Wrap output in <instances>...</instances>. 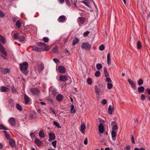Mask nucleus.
<instances>
[{"label":"nucleus","instance_id":"f257e3e1","mask_svg":"<svg viewBox=\"0 0 150 150\" xmlns=\"http://www.w3.org/2000/svg\"><path fill=\"white\" fill-rule=\"evenodd\" d=\"M111 125L112 126L111 132L112 137V139L115 141L116 139V134L117 132V131L115 130L118 129V127L115 122L114 121L112 122Z\"/></svg>","mask_w":150,"mask_h":150},{"label":"nucleus","instance_id":"f03ea898","mask_svg":"<svg viewBox=\"0 0 150 150\" xmlns=\"http://www.w3.org/2000/svg\"><path fill=\"white\" fill-rule=\"evenodd\" d=\"M28 64L26 62H24L23 63L20 64L21 70L22 73L25 74H27L26 70L28 67Z\"/></svg>","mask_w":150,"mask_h":150},{"label":"nucleus","instance_id":"7ed1b4c3","mask_svg":"<svg viewBox=\"0 0 150 150\" xmlns=\"http://www.w3.org/2000/svg\"><path fill=\"white\" fill-rule=\"evenodd\" d=\"M38 45L40 47V48L41 49V51H47L49 49V46L43 42H39L38 43Z\"/></svg>","mask_w":150,"mask_h":150},{"label":"nucleus","instance_id":"20e7f679","mask_svg":"<svg viewBox=\"0 0 150 150\" xmlns=\"http://www.w3.org/2000/svg\"><path fill=\"white\" fill-rule=\"evenodd\" d=\"M105 122L102 119L100 120V124L98 126V130L100 133H103L104 131V127L103 124Z\"/></svg>","mask_w":150,"mask_h":150},{"label":"nucleus","instance_id":"39448f33","mask_svg":"<svg viewBox=\"0 0 150 150\" xmlns=\"http://www.w3.org/2000/svg\"><path fill=\"white\" fill-rule=\"evenodd\" d=\"M0 52L2 54L1 56L4 59H6V56L7 55V53L5 51V49L2 45V44L0 43Z\"/></svg>","mask_w":150,"mask_h":150},{"label":"nucleus","instance_id":"423d86ee","mask_svg":"<svg viewBox=\"0 0 150 150\" xmlns=\"http://www.w3.org/2000/svg\"><path fill=\"white\" fill-rule=\"evenodd\" d=\"M81 48L83 49L90 50L91 48V45L87 42H83L82 44Z\"/></svg>","mask_w":150,"mask_h":150},{"label":"nucleus","instance_id":"0eeeda50","mask_svg":"<svg viewBox=\"0 0 150 150\" xmlns=\"http://www.w3.org/2000/svg\"><path fill=\"white\" fill-rule=\"evenodd\" d=\"M86 1H81V2L87 6L91 7V4H95L93 0H84Z\"/></svg>","mask_w":150,"mask_h":150},{"label":"nucleus","instance_id":"6e6552de","mask_svg":"<svg viewBox=\"0 0 150 150\" xmlns=\"http://www.w3.org/2000/svg\"><path fill=\"white\" fill-rule=\"evenodd\" d=\"M127 81L131 85V86L132 88H133L134 90H136V83L129 79H128Z\"/></svg>","mask_w":150,"mask_h":150},{"label":"nucleus","instance_id":"1a4fd4ad","mask_svg":"<svg viewBox=\"0 0 150 150\" xmlns=\"http://www.w3.org/2000/svg\"><path fill=\"white\" fill-rule=\"evenodd\" d=\"M16 119L13 117L10 118L9 120V122L10 123L11 125L13 127H14L16 125Z\"/></svg>","mask_w":150,"mask_h":150},{"label":"nucleus","instance_id":"9d476101","mask_svg":"<svg viewBox=\"0 0 150 150\" xmlns=\"http://www.w3.org/2000/svg\"><path fill=\"white\" fill-rule=\"evenodd\" d=\"M31 91L34 95H38L39 93V91L36 88H31Z\"/></svg>","mask_w":150,"mask_h":150},{"label":"nucleus","instance_id":"9b49d317","mask_svg":"<svg viewBox=\"0 0 150 150\" xmlns=\"http://www.w3.org/2000/svg\"><path fill=\"white\" fill-rule=\"evenodd\" d=\"M86 129L85 125L84 123L81 124V126L80 130L83 134H84L85 130Z\"/></svg>","mask_w":150,"mask_h":150},{"label":"nucleus","instance_id":"f8f14e48","mask_svg":"<svg viewBox=\"0 0 150 150\" xmlns=\"http://www.w3.org/2000/svg\"><path fill=\"white\" fill-rule=\"evenodd\" d=\"M77 20L79 25L83 24L85 21L84 18L83 17H79L78 18Z\"/></svg>","mask_w":150,"mask_h":150},{"label":"nucleus","instance_id":"ddd939ff","mask_svg":"<svg viewBox=\"0 0 150 150\" xmlns=\"http://www.w3.org/2000/svg\"><path fill=\"white\" fill-rule=\"evenodd\" d=\"M58 69L60 73L64 74L65 72V69L63 66H59Z\"/></svg>","mask_w":150,"mask_h":150},{"label":"nucleus","instance_id":"4468645a","mask_svg":"<svg viewBox=\"0 0 150 150\" xmlns=\"http://www.w3.org/2000/svg\"><path fill=\"white\" fill-rule=\"evenodd\" d=\"M59 79L62 81H66L68 80V77L65 75H61L59 76Z\"/></svg>","mask_w":150,"mask_h":150},{"label":"nucleus","instance_id":"2eb2a0df","mask_svg":"<svg viewBox=\"0 0 150 150\" xmlns=\"http://www.w3.org/2000/svg\"><path fill=\"white\" fill-rule=\"evenodd\" d=\"M63 98V96L61 94L58 95L56 97V99L58 101H61Z\"/></svg>","mask_w":150,"mask_h":150},{"label":"nucleus","instance_id":"dca6fc26","mask_svg":"<svg viewBox=\"0 0 150 150\" xmlns=\"http://www.w3.org/2000/svg\"><path fill=\"white\" fill-rule=\"evenodd\" d=\"M0 90L1 92H6L8 91L9 89L6 86H2L0 88Z\"/></svg>","mask_w":150,"mask_h":150},{"label":"nucleus","instance_id":"f3484780","mask_svg":"<svg viewBox=\"0 0 150 150\" xmlns=\"http://www.w3.org/2000/svg\"><path fill=\"white\" fill-rule=\"evenodd\" d=\"M1 72L4 74L8 73L10 72V70L8 68H3L1 69Z\"/></svg>","mask_w":150,"mask_h":150},{"label":"nucleus","instance_id":"a211bd4d","mask_svg":"<svg viewBox=\"0 0 150 150\" xmlns=\"http://www.w3.org/2000/svg\"><path fill=\"white\" fill-rule=\"evenodd\" d=\"M49 135L50 139L51 140H53L55 139V136L53 132H51L49 134Z\"/></svg>","mask_w":150,"mask_h":150},{"label":"nucleus","instance_id":"6ab92c4d","mask_svg":"<svg viewBox=\"0 0 150 150\" xmlns=\"http://www.w3.org/2000/svg\"><path fill=\"white\" fill-rule=\"evenodd\" d=\"M107 63L108 65H110L111 64V59L110 53H108L107 55Z\"/></svg>","mask_w":150,"mask_h":150},{"label":"nucleus","instance_id":"aec40b11","mask_svg":"<svg viewBox=\"0 0 150 150\" xmlns=\"http://www.w3.org/2000/svg\"><path fill=\"white\" fill-rule=\"evenodd\" d=\"M65 20V16H62L59 17L58 18V21L59 22H62L64 21Z\"/></svg>","mask_w":150,"mask_h":150},{"label":"nucleus","instance_id":"412c9836","mask_svg":"<svg viewBox=\"0 0 150 150\" xmlns=\"http://www.w3.org/2000/svg\"><path fill=\"white\" fill-rule=\"evenodd\" d=\"M38 71L40 72L43 69V66L41 64H39L36 68Z\"/></svg>","mask_w":150,"mask_h":150},{"label":"nucleus","instance_id":"4be33fe9","mask_svg":"<svg viewBox=\"0 0 150 150\" xmlns=\"http://www.w3.org/2000/svg\"><path fill=\"white\" fill-rule=\"evenodd\" d=\"M35 142L37 145L38 146H40L42 144V142L38 139H35Z\"/></svg>","mask_w":150,"mask_h":150},{"label":"nucleus","instance_id":"5701e85b","mask_svg":"<svg viewBox=\"0 0 150 150\" xmlns=\"http://www.w3.org/2000/svg\"><path fill=\"white\" fill-rule=\"evenodd\" d=\"M0 41L3 44H4L6 43V40L5 38L0 35Z\"/></svg>","mask_w":150,"mask_h":150},{"label":"nucleus","instance_id":"b1692460","mask_svg":"<svg viewBox=\"0 0 150 150\" xmlns=\"http://www.w3.org/2000/svg\"><path fill=\"white\" fill-rule=\"evenodd\" d=\"M24 98L25 103L26 104L28 103L29 101V98L26 94H24Z\"/></svg>","mask_w":150,"mask_h":150},{"label":"nucleus","instance_id":"393cba45","mask_svg":"<svg viewBox=\"0 0 150 150\" xmlns=\"http://www.w3.org/2000/svg\"><path fill=\"white\" fill-rule=\"evenodd\" d=\"M113 108L112 107L111 105H109L108 108V113L110 115L112 113V111L113 110Z\"/></svg>","mask_w":150,"mask_h":150},{"label":"nucleus","instance_id":"a878e982","mask_svg":"<svg viewBox=\"0 0 150 150\" xmlns=\"http://www.w3.org/2000/svg\"><path fill=\"white\" fill-rule=\"evenodd\" d=\"M16 25L18 28H20L21 27V22L19 20L17 21Z\"/></svg>","mask_w":150,"mask_h":150},{"label":"nucleus","instance_id":"bb28decb","mask_svg":"<svg viewBox=\"0 0 150 150\" xmlns=\"http://www.w3.org/2000/svg\"><path fill=\"white\" fill-rule=\"evenodd\" d=\"M137 49L139 50L141 48L142 45L141 42L140 41H139L137 42Z\"/></svg>","mask_w":150,"mask_h":150},{"label":"nucleus","instance_id":"cd10ccee","mask_svg":"<svg viewBox=\"0 0 150 150\" xmlns=\"http://www.w3.org/2000/svg\"><path fill=\"white\" fill-rule=\"evenodd\" d=\"M74 105H71L70 112L71 114L74 113L76 112V110L74 109Z\"/></svg>","mask_w":150,"mask_h":150},{"label":"nucleus","instance_id":"c85d7f7f","mask_svg":"<svg viewBox=\"0 0 150 150\" xmlns=\"http://www.w3.org/2000/svg\"><path fill=\"white\" fill-rule=\"evenodd\" d=\"M33 50L36 52L41 51L40 48L36 46H33Z\"/></svg>","mask_w":150,"mask_h":150},{"label":"nucleus","instance_id":"c756f323","mask_svg":"<svg viewBox=\"0 0 150 150\" xmlns=\"http://www.w3.org/2000/svg\"><path fill=\"white\" fill-rule=\"evenodd\" d=\"M144 90V88L143 86H141L138 88V91L140 93H142Z\"/></svg>","mask_w":150,"mask_h":150},{"label":"nucleus","instance_id":"7c9ffc66","mask_svg":"<svg viewBox=\"0 0 150 150\" xmlns=\"http://www.w3.org/2000/svg\"><path fill=\"white\" fill-rule=\"evenodd\" d=\"M9 144L10 145L13 147L15 146V141L12 140V139H10L9 140Z\"/></svg>","mask_w":150,"mask_h":150},{"label":"nucleus","instance_id":"2f4dec72","mask_svg":"<svg viewBox=\"0 0 150 150\" xmlns=\"http://www.w3.org/2000/svg\"><path fill=\"white\" fill-rule=\"evenodd\" d=\"M39 136L41 138H44L45 137L44 132L43 130H42L40 131L39 133Z\"/></svg>","mask_w":150,"mask_h":150},{"label":"nucleus","instance_id":"473e14b6","mask_svg":"<svg viewBox=\"0 0 150 150\" xmlns=\"http://www.w3.org/2000/svg\"><path fill=\"white\" fill-rule=\"evenodd\" d=\"M95 90L96 94L98 95L99 93V89L97 86H95Z\"/></svg>","mask_w":150,"mask_h":150},{"label":"nucleus","instance_id":"72a5a7b5","mask_svg":"<svg viewBox=\"0 0 150 150\" xmlns=\"http://www.w3.org/2000/svg\"><path fill=\"white\" fill-rule=\"evenodd\" d=\"M51 51L53 53L57 52L58 51V47L57 46L54 47Z\"/></svg>","mask_w":150,"mask_h":150},{"label":"nucleus","instance_id":"f704fd0d","mask_svg":"<svg viewBox=\"0 0 150 150\" xmlns=\"http://www.w3.org/2000/svg\"><path fill=\"white\" fill-rule=\"evenodd\" d=\"M16 108L18 110L21 111L22 110V108L21 106L18 103H17L16 104Z\"/></svg>","mask_w":150,"mask_h":150},{"label":"nucleus","instance_id":"c9c22d12","mask_svg":"<svg viewBox=\"0 0 150 150\" xmlns=\"http://www.w3.org/2000/svg\"><path fill=\"white\" fill-rule=\"evenodd\" d=\"M104 72L105 73V76L106 77H108L109 76V74L108 73V72L107 69L106 67H104Z\"/></svg>","mask_w":150,"mask_h":150},{"label":"nucleus","instance_id":"e433bc0d","mask_svg":"<svg viewBox=\"0 0 150 150\" xmlns=\"http://www.w3.org/2000/svg\"><path fill=\"white\" fill-rule=\"evenodd\" d=\"M25 37L24 35H21L20 36L18 37V40H19L21 41L22 42L23 41L25 40Z\"/></svg>","mask_w":150,"mask_h":150},{"label":"nucleus","instance_id":"4c0bfd02","mask_svg":"<svg viewBox=\"0 0 150 150\" xmlns=\"http://www.w3.org/2000/svg\"><path fill=\"white\" fill-rule=\"evenodd\" d=\"M79 41V39L77 38H75L74 39L72 43L73 45H75L76 43H78Z\"/></svg>","mask_w":150,"mask_h":150},{"label":"nucleus","instance_id":"58836bf2","mask_svg":"<svg viewBox=\"0 0 150 150\" xmlns=\"http://www.w3.org/2000/svg\"><path fill=\"white\" fill-rule=\"evenodd\" d=\"M87 82L88 83L89 85H91L92 84V79L90 78H88L87 79Z\"/></svg>","mask_w":150,"mask_h":150},{"label":"nucleus","instance_id":"ea45409f","mask_svg":"<svg viewBox=\"0 0 150 150\" xmlns=\"http://www.w3.org/2000/svg\"><path fill=\"white\" fill-rule=\"evenodd\" d=\"M143 81L141 79H139L138 81V84L139 85H140L143 84Z\"/></svg>","mask_w":150,"mask_h":150},{"label":"nucleus","instance_id":"a19ab883","mask_svg":"<svg viewBox=\"0 0 150 150\" xmlns=\"http://www.w3.org/2000/svg\"><path fill=\"white\" fill-rule=\"evenodd\" d=\"M4 132L5 134V135L6 138L8 139H9L10 138V136L7 133V132L5 131H4Z\"/></svg>","mask_w":150,"mask_h":150},{"label":"nucleus","instance_id":"79ce46f5","mask_svg":"<svg viewBox=\"0 0 150 150\" xmlns=\"http://www.w3.org/2000/svg\"><path fill=\"white\" fill-rule=\"evenodd\" d=\"M113 85L111 83H107V88L109 89H111Z\"/></svg>","mask_w":150,"mask_h":150},{"label":"nucleus","instance_id":"37998d69","mask_svg":"<svg viewBox=\"0 0 150 150\" xmlns=\"http://www.w3.org/2000/svg\"><path fill=\"white\" fill-rule=\"evenodd\" d=\"M96 68L98 70L102 68V65L100 64H98L96 65Z\"/></svg>","mask_w":150,"mask_h":150},{"label":"nucleus","instance_id":"c03bdc74","mask_svg":"<svg viewBox=\"0 0 150 150\" xmlns=\"http://www.w3.org/2000/svg\"><path fill=\"white\" fill-rule=\"evenodd\" d=\"M53 124L56 126L58 128H61V127L60 126L59 124L56 121H54L53 122Z\"/></svg>","mask_w":150,"mask_h":150},{"label":"nucleus","instance_id":"a18cd8bd","mask_svg":"<svg viewBox=\"0 0 150 150\" xmlns=\"http://www.w3.org/2000/svg\"><path fill=\"white\" fill-rule=\"evenodd\" d=\"M105 46L103 45H101L99 47V49L100 51H103L104 50Z\"/></svg>","mask_w":150,"mask_h":150},{"label":"nucleus","instance_id":"49530a36","mask_svg":"<svg viewBox=\"0 0 150 150\" xmlns=\"http://www.w3.org/2000/svg\"><path fill=\"white\" fill-rule=\"evenodd\" d=\"M100 73L99 71H97L95 74V75L96 77H98L100 75Z\"/></svg>","mask_w":150,"mask_h":150},{"label":"nucleus","instance_id":"de8ad7c7","mask_svg":"<svg viewBox=\"0 0 150 150\" xmlns=\"http://www.w3.org/2000/svg\"><path fill=\"white\" fill-rule=\"evenodd\" d=\"M57 141L56 140L52 142V146L54 148H56V144H57Z\"/></svg>","mask_w":150,"mask_h":150},{"label":"nucleus","instance_id":"09e8293b","mask_svg":"<svg viewBox=\"0 0 150 150\" xmlns=\"http://www.w3.org/2000/svg\"><path fill=\"white\" fill-rule=\"evenodd\" d=\"M43 41L45 42H48L49 40V39L47 37H45L43 38Z\"/></svg>","mask_w":150,"mask_h":150},{"label":"nucleus","instance_id":"8fccbe9b","mask_svg":"<svg viewBox=\"0 0 150 150\" xmlns=\"http://www.w3.org/2000/svg\"><path fill=\"white\" fill-rule=\"evenodd\" d=\"M52 93L54 96H55L57 94V92L56 90L54 89L52 91Z\"/></svg>","mask_w":150,"mask_h":150},{"label":"nucleus","instance_id":"3c124183","mask_svg":"<svg viewBox=\"0 0 150 150\" xmlns=\"http://www.w3.org/2000/svg\"><path fill=\"white\" fill-rule=\"evenodd\" d=\"M19 36V34L18 33H16L14 34V37L15 39H18V37Z\"/></svg>","mask_w":150,"mask_h":150},{"label":"nucleus","instance_id":"603ef678","mask_svg":"<svg viewBox=\"0 0 150 150\" xmlns=\"http://www.w3.org/2000/svg\"><path fill=\"white\" fill-rule=\"evenodd\" d=\"M107 103V101L105 99H103L101 101V103L103 105Z\"/></svg>","mask_w":150,"mask_h":150},{"label":"nucleus","instance_id":"864d4df0","mask_svg":"<svg viewBox=\"0 0 150 150\" xmlns=\"http://www.w3.org/2000/svg\"><path fill=\"white\" fill-rule=\"evenodd\" d=\"M65 1L67 4L68 6H71V4L69 0H65Z\"/></svg>","mask_w":150,"mask_h":150},{"label":"nucleus","instance_id":"5fc2aeb1","mask_svg":"<svg viewBox=\"0 0 150 150\" xmlns=\"http://www.w3.org/2000/svg\"><path fill=\"white\" fill-rule=\"evenodd\" d=\"M0 129L7 130V129L6 128H5L2 124H0Z\"/></svg>","mask_w":150,"mask_h":150},{"label":"nucleus","instance_id":"6e6d98bb","mask_svg":"<svg viewBox=\"0 0 150 150\" xmlns=\"http://www.w3.org/2000/svg\"><path fill=\"white\" fill-rule=\"evenodd\" d=\"M90 32L88 31H86L85 32H84L83 33V36L84 37L86 36H88V35L89 33Z\"/></svg>","mask_w":150,"mask_h":150},{"label":"nucleus","instance_id":"4d7b16f0","mask_svg":"<svg viewBox=\"0 0 150 150\" xmlns=\"http://www.w3.org/2000/svg\"><path fill=\"white\" fill-rule=\"evenodd\" d=\"M131 142L133 144L135 143V141L134 140V137L133 135L131 136Z\"/></svg>","mask_w":150,"mask_h":150},{"label":"nucleus","instance_id":"13d9d810","mask_svg":"<svg viewBox=\"0 0 150 150\" xmlns=\"http://www.w3.org/2000/svg\"><path fill=\"white\" fill-rule=\"evenodd\" d=\"M106 81L108 82H110L112 81V80L110 77H108L106 79Z\"/></svg>","mask_w":150,"mask_h":150},{"label":"nucleus","instance_id":"bf43d9fd","mask_svg":"<svg viewBox=\"0 0 150 150\" xmlns=\"http://www.w3.org/2000/svg\"><path fill=\"white\" fill-rule=\"evenodd\" d=\"M50 110L51 111L50 112V113L52 112L55 115V116H56V114L55 112L51 108H50Z\"/></svg>","mask_w":150,"mask_h":150},{"label":"nucleus","instance_id":"052dcab7","mask_svg":"<svg viewBox=\"0 0 150 150\" xmlns=\"http://www.w3.org/2000/svg\"><path fill=\"white\" fill-rule=\"evenodd\" d=\"M53 61L56 63H57L59 62V60L57 59L56 58H54L53 59Z\"/></svg>","mask_w":150,"mask_h":150},{"label":"nucleus","instance_id":"680f3d73","mask_svg":"<svg viewBox=\"0 0 150 150\" xmlns=\"http://www.w3.org/2000/svg\"><path fill=\"white\" fill-rule=\"evenodd\" d=\"M77 2V0H74L73 2H74V6L76 7H77L76 3Z\"/></svg>","mask_w":150,"mask_h":150},{"label":"nucleus","instance_id":"e2e57ef3","mask_svg":"<svg viewBox=\"0 0 150 150\" xmlns=\"http://www.w3.org/2000/svg\"><path fill=\"white\" fill-rule=\"evenodd\" d=\"M141 98L143 100H145V96L144 95L142 94L141 96Z\"/></svg>","mask_w":150,"mask_h":150},{"label":"nucleus","instance_id":"0e129e2a","mask_svg":"<svg viewBox=\"0 0 150 150\" xmlns=\"http://www.w3.org/2000/svg\"><path fill=\"white\" fill-rule=\"evenodd\" d=\"M88 143V139L87 138H86L84 141V144L85 145H87Z\"/></svg>","mask_w":150,"mask_h":150},{"label":"nucleus","instance_id":"69168bd1","mask_svg":"<svg viewBox=\"0 0 150 150\" xmlns=\"http://www.w3.org/2000/svg\"><path fill=\"white\" fill-rule=\"evenodd\" d=\"M4 16V14L1 12H0V17L2 18Z\"/></svg>","mask_w":150,"mask_h":150},{"label":"nucleus","instance_id":"338daca9","mask_svg":"<svg viewBox=\"0 0 150 150\" xmlns=\"http://www.w3.org/2000/svg\"><path fill=\"white\" fill-rule=\"evenodd\" d=\"M17 18L16 17H13L12 18V20L14 22H15L17 21Z\"/></svg>","mask_w":150,"mask_h":150},{"label":"nucleus","instance_id":"774afa93","mask_svg":"<svg viewBox=\"0 0 150 150\" xmlns=\"http://www.w3.org/2000/svg\"><path fill=\"white\" fill-rule=\"evenodd\" d=\"M130 147L129 146H127L125 149L126 150H130Z\"/></svg>","mask_w":150,"mask_h":150}]
</instances>
